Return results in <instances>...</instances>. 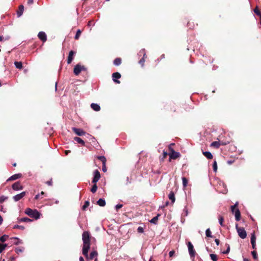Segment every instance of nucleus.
<instances>
[{"mask_svg": "<svg viewBox=\"0 0 261 261\" xmlns=\"http://www.w3.org/2000/svg\"><path fill=\"white\" fill-rule=\"evenodd\" d=\"M12 188L14 190L18 191L22 190L23 187L19 182H16L12 185Z\"/></svg>", "mask_w": 261, "mask_h": 261, "instance_id": "13", "label": "nucleus"}, {"mask_svg": "<svg viewBox=\"0 0 261 261\" xmlns=\"http://www.w3.org/2000/svg\"><path fill=\"white\" fill-rule=\"evenodd\" d=\"M74 140L76 141L78 143L82 144V145H85V142L79 137H74Z\"/></svg>", "mask_w": 261, "mask_h": 261, "instance_id": "21", "label": "nucleus"}, {"mask_svg": "<svg viewBox=\"0 0 261 261\" xmlns=\"http://www.w3.org/2000/svg\"><path fill=\"white\" fill-rule=\"evenodd\" d=\"M14 228H19L20 229H24V227L23 226H20V225H15Z\"/></svg>", "mask_w": 261, "mask_h": 261, "instance_id": "48", "label": "nucleus"}, {"mask_svg": "<svg viewBox=\"0 0 261 261\" xmlns=\"http://www.w3.org/2000/svg\"><path fill=\"white\" fill-rule=\"evenodd\" d=\"M182 185H183L184 187H187V184H188V180L186 179V178L185 177H182Z\"/></svg>", "mask_w": 261, "mask_h": 261, "instance_id": "33", "label": "nucleus"}, {"mask_svg": "<svg viewBox=\"0 0 261 261\" xmlns=\"http://www.w3.org/2000/svg\"><path fill=\"white\" fill-rule=\"evenodd\" d=\"M255 240L256 237L254 233L251 234V243L252 246V248L254 249L255 248Z\"/></svg>", "mask_w": 261, "mask_h": 261, "instance_id": "17", "label": "nucleus"}, {"mask_svg": "<svg viewBox=\"0 0 261 261\" xmlns=\"http://www.w3.org/2000/svg\"><path fill=\"white\" fill-rule=\"evenodd\" d=\"M137 231L139 233H143L144 232V229L142 227L139 226L137 229Z\"/></svg>", "mask_w": 261, "mask_h": 261, "instance_id": "46", "label": "nucleus"}, {"mask_svg": "<svg viewBox=\"0 0 261 261\" xmlns=\"http://www.w3.org/2000/svg\"><path fill=\"white\" fill-rule=\"evenodd\" d=\"M210 257H211V259L213 261H217L218 260L217 256L216 254H210Z\"/></svg>", "mask_w": 261, "mask_h": 261, "instance_id": "31", "label": "nucleus"}, {"mask_svg": "<svg viewBox=\"0 0 261 261\" xmlns=\"http://www.w3.org/2000/svg\"><path fill=\"white\" fill-rule=\"evenodd\" d=\"M70 152V151L69 150H66V151H65V153H66V154L67 155V154H68V153L69 152Z\"/></svg>", "mask_w": 261, "mask_h": 261, "instance_id": "60", "label": "nucleus"}, {"mask_svg": "<svg viewBox=\"0 0 261 261\" xmlns=\"http://www.w3.org/2000/svg\"><path fill=\"white\" fill-rule=\"evenodd\" d=\"M13 239L17 240V242L15 243V244L18 245V244H19L20 243H22V241L19 240L18 238H13Z\"/></svg>", "mask_w": 261, "mask_h": 261, "instance_id": "47", "label": "nucleus"}, {"mask_svg": "<svg viewBox=\"0 0 261 261\" xmlns=\"http://www.w3.org/2000/svg\"><path fill=\"white\" fill-rule=\"evenodd\" d=\"M91 108L95 111H99L100 110V106L98 104L95 103L91 104Z\"/></svg>", "mask_w": 261, "mask_h": 261, "instance_id": "16", "label": "nucleus"}, {"mask_svg": "<svg viewBox=\"0 0 261 261\" xmlns=\"http://www.w3.org/2000/svg\"><path fill=\"white\" fill-rule=\"evenodd\" d=\"M13 166H16V163H14V164H13Z\"/></svg>", "mask_w": 261, "mask_h": 261, "instance_id": "64", "label": "nucleus"}, {"mask_svg": "<svg viewBox=\"0 0 261 261\" xmlns=\"http://www.w3.org/2000/svg\"><path fill=\"white\" fill-rule=\"evenodd\" d=\"M75 54V52L73 50L70 51L67 59V63L70 64L73 59V56Z\"/></svg>", "mask_w": 261, "mask_h": 261, "instance_id": "14", "label": "nucleus"}, {"mask_svg": "<svg viewBox=\"0 0 261 261\" xmlns=\"http://www.w3.org/2000/svg\"><path fill=\"white\" fill-rule=\"evenodd\" d=\"M251 254L253 256V257L255 259H256L257 258V253L256 251H253L251 252Z\"/></svg>", "mask_w": 261, "mask_h": 261, "instance_id": "44", "label": "nucleus"}, {"mask_svg": "<svg viewBox=\"0 0 261 261\" xmlns=\"http://www.w3.org/2000/svg\"><path fill=\"white\" fill-rule=\"evenodd\" d=\"M25 195V192H22L21 193L13 196V198L15 201H18Z\"/></svg>", "mask_w": 261, "mask_h": 261, "instance_id": "11", "label": "nucleus"}, {"mask_svg": "<svg viewBox=\"0 0 261 261\" xmlns=\"http://www.w3.org/2000/svg\"><path fill=\"white\" fill-rule=\"evenodd\" d=\"M73 131L78 136H82L86 134V132L83 129L80 128H77L75 127L72 128Z\"/></svg>", "mask_w": 261, "mask_h": 261, "instance_id": "9", "label": "nucleus"}, {"mask_svg": "<svg viewBox=\"0 0 261 261\" xmlns=\"http://www.w3.org/2000/svg\"><path fill=\"white\" fill-rule=\"evenodd\" d=\"M213 167L214 171L216 172L217 171V163L216 161L214 162Z\"/></svg>", "mask_w": 261, "mask_h": 261, "instance_id": "35", "label": "nucleus"}, {"mask_svg": "<svg viewBox=\"0 0 261 261\" xmlns=\"http://www.w3.org/2000/svg\"><path fill=\"white\" fill-rule=\"evenodd\" d=\"M220 143L219 141H214L211 144V146L214 147L216 148H219L220 146Z\"/></svg>", "mask_w": 261, "mask_h": 261, "instance_id": "23", "label": "nucleus"}, {"mask_svg": "<svg viewBox=\"0 0 261 261\" xmlns=\"http://www.w3.org/2000/svg\"><path fill=\"white\" fill-rule=\"evenodd\" d=\"M170 149L171 150V152L169 153L170 158L171 159H176L179 156V153L174 151L171 147H170Z\"/></svg>", "mask_w": 261, "mask_h": 261, "instance_id": "8", "label": "nucleus"}, {"mask_svg": "<svg viewBox=\"0 0 261 261\" xmlns=\"http://www.w3.org/2000/svg\"><path fill=\"white\" fill-rule=\"evenodd\" d=\"M21 177V174L20 173L15 174L11 176L8 179V180H14Z\"/></svg>", "mask_w": 261, "mask_h": 261, "instance_id": "18", "label": "nucleus"}, {"mask_svg": "<svg viewBox=\"0 0 261 261\" xmlns=\"http://www.w3.org/2000/svg\"><path fill=\"white\" fill-rule=\"evenodd\" d=\"M145 54L144 53V55H143V57L142 59H141L140 61H139V63L142 64V65L143 66V64H144V63L145 62Z\"/></svg>", "mask_w": 261, "mask_h": 261, "instance_id": "41", "label": "nucleus"}, {"mask_svg": "<svg viewBox=\"0 0 261 261\" xmlns=\"http://www.w3.org/2000/svg\"><path fill=\"white\" fill-rule=\"evenodd\" d=\"M38 37L43 42H45L47 40L46 35L43 32H40L38 34Z\"/></svg>", "mask_w": 261, "mask_h": 261, "instance_id": "12", "label": "nucleus"}, {"mask_svg": "<svg viewBox=\"0 0 261 261\" xmlns=\"http://www.w3.org/2000/svg\"><path fill=\"white\" fill-rule=\"evenodd\" d=\"M8 238V236H6V235H4L3 236H2L1 238H0V241L2 242H4L6 241L7 239Z\"/></svg>", "mask_w": 261, "mask_h": 261, "instance_id": "39", "label": "nucleus"}, {"mask_svg": "<svg viewBox=\"0 0 261 261\" xmlns=\"http://www.w3.org/2000/svg\"><path fill=\"white\" fill-rule=\"evenodd\" d=\"M14 64L17 68L20 69L22 68V64L21 62H15Z\"/></svg>", "mask_w": 261, "mask_h": 261, "instance_id": "26", "label": "nucleus"}, {"mask_svg": "<svg viewBox=\"0 0 261 261\" xmlns=\"http://www.w3.org/2000/svg\"><path fill=\"white\" fill-rule=\"evenodd\" d=\"M167 155H168V153H167V152H166V151H164V152H163V158H166V156H167Z\"/></svg>", "mask_w": 261, "mask_h": 261, "instance_id": "53", "label": "nucleus"}, {"mask_svg": "<svg viewBox=\"0 0 261 261\" xmlns=\"http://www.w3.org/2000/svg\"><path fill=\"white\" fill-rule=\"evenodd\" d=\"M215 242H216V244H217V245H219L220 241H219V239H215Z\"/></svg>", "mask_w": 261, "mask_h": 261, "instance_id": "54", "label": "nucleus"}, {"mask_svg": "<svg viewBox=\"0 0 261 261\" xmlns=\"http://www.w3.org/2000/svg\"><path fill=\"white\" fill-rule=\"evenodd\" d=\"M94 261H97V258H95V259H94Z\"/></svg>", "mask_w": 261, "mask_h": 261, "instance_id": "63", "label": "nucleus"}, {"mask_svg": "<svg viewBox=\"0 0 261 261\" xmlns=\"http://www.w3.org/2000/svg\"><path fill=\"white\" fill-rule=\"evenodd\" d=\"M97 203L100 206H104L106 205V201L104 199L100 198L97 201Z\"/></svg>", "mask_w": 261, "mask_h": 261, "instance_id": "20", "label": "nucleus"}, {"mask_svg": "<svg viewBox=\"0 0 261 261\" xmlns=\"http://www.w3.org/2000/svg\"><path fill=\"white\" fill-rule=\"evenodd\" d=\"M80 261H85L82 256H80L79 258Z\"/></svg>", "mask_w": 261, "mask_h": 261, "instance_id": "55", "label": "nucleus"}, {"mask_svg": "<svg viewBox=\"0 0 261 261\" xmlns=\"http://www.w3.org/2000/svg\"><path fill=\"white\" fill-rule=\"evenodd\" d=\"M113 80L116 83L119 84L120 81L117 79H119L121 77V74L119 72H115L112 74Z\"/></svg>", "mask_w": 261, "mask_h": 261, "instance_id": "10", "label": "nucleus"}, {"mask_svg": "<svg viewBox=\"0 0 261 261\" xmlns=\"http://www.w3.org/2000/svg\"><path fill=\"white\" fill-rule=\"evenodd\" d=\"M97 158L102 163V164H106V158L104 156H98Z\"/></svg>", "mask_w": 261, "mask_h": 261, "instance_id": "25", "label": "nucleus"}, {"mask_svg": "<svg viewBox=\"0 0 261 261\" xmlns=\"http://www.w3.org/2000/svg\"><path fill=\"white\" fill-rule=\"evenodd\" d=\"M82 240L83 241V246L82 249L83 254L88 258V251L90 248V236L88 231H84L82 234Z\"/></svg>", "mask_w": 261, "mask_h": 261, "instance_id": "1", "label": "nucleus"}, {"mask_svg": "<svg viewBox=\"0 0 261 261\" xmlns=\"http://www.w3.org/2000/svg\"><path fill=\"white\" fill-rule=\"evenodd\" d=\"M83 70H86V68L85 66L80 64H77L74 68L73 72L76 75H77L82 71Z\"/></svg>", "mask_w": 261, "mask_h": 261, "instance_id": "5", "label": "nucleus"}, {"mask_svg": "<svg viewBox=\"0 0 261 261\" xmlns=\"http://www.w3.org/2000/svg\"><path fill=\"white\" fill-rule=\"evenodd\" d=\"M20 220L22 222H31L32 221L31 219H30L28 218H21Z\"/></svg>", "mask_w": 261, "mask_h": 261, "instance_id": "42", "label": "nucleus"}, {"mask_svg": "<svg viewBox=\"0 0 261 261\" xmlns=\"http://www.w3.org/2000/svg\"><path fill=\"white\" fill-rule=\"evenodd\" d=\"M3 40V37L2 36H0V41H2Z\"/></svg>", "mask_w": 261, "mask_h": 261, "instance_id": "61", "label": "nucleus"}, {"mask_svg": "<svg viewBox=\"0 0 261 261\" xmlns=\"http://www.w3.org/2000/svg\"><path fill=\"white\" fill-rule=\"evenodd\" d=\"M100 177V175L99 172L96 170L94 171V177L92 180V182L94 184H96V182L99 180Z\"/></svg>", "mask_w": 261, "mask_h": 261, "instance_id": "7", "label": "nucleus"}, {"mask_svg": "<svg viewBox=\"0 0 261 261\" xmlns=\"http://www.w3.org/2000/svg\"><path fill=\"white\" fill-rule=\"evenodd\" d=\"M212 233H211V231L210 229V228H208L206 230V231H205V234L206 236V237H212Z\"/></svg>", "mask_w": 261, "mask_h": 261, "instance_id": "36", "label": "nucleus"}, {"mask_svg": "<svg viewBox=\"0 0 261 261\" xmlns=\"http://www.w3.org/2000/svg\"><path fill=\"white\" fill-rule=\"evenodd\" d=\"M169 198L172 201V203H174L175 200L174 194L173 192H171L169 194Z\"/></svg>", "mask_w": 261, "mask_h": 261, "instance_id": "22", "label": "nucleus"}, {"mask_svg": "<svg viewBox=\"0 0 261 261\" xmlns=\"http://www.w3.org/2000/svg\"><path fill=\"white\" fill-rule=\"evenodd\" d=\"M3 222V218L2 217L0 216V225Z\"/></svg>", "mask_w": 261, "mask_h": 261, "instance_id": "56", "label": "nucleus"}, {"mask_svg": "<svg viewBox=\"0 0 261 261\" xmlns=\"http://www.w3.org/2000/svg\"><path fill=\"white\" fill-rule=\"evenodd\" d=\"M44 194H45L44 192L42 191L40 194H38L35 196V199L37 200L39 198H42V196L43 195H44Z\"/></svg>", "mask_w": 261, "mask_h": 261, "instance_id": "30", "label": "nucleus"}, {"mask_svg": "<svg viewBox=\"0 0 261 261\" xmlns=\"http://www.w3.org/2000/svg\"><path fill=\"white\" fill-rule=\"evenodd\" d=\"M8 199V197L5 196H1L0 197V203H3L5 201Z\"/></svg>", "mask_w": 261, "mask_h": 261, "instance_id": "32", "label": "nucleus"}, {"mask_svg": "<svg viewBox=\"0 0 261 261\" xmlns=\"http://www.w3.org/2000/svg\"><path fill=\"white\" fill-rule=\"evenodd\" d=\"M254 12L257 15H260L261 14L260 12L259 11V10L258 9L257 7H256L254 9Z\"/></svg>", "mask_w": 261, "mask_h": 261, "instance_id": "43", "label": "nucleus"}, {"mask_svg": "<svg viewBox=\"0 0 261 261\" xmlns=\"http://www.w3.org/2000/svg\"><path fill=\"white\" fill-rule=\"evenodd\" d=\"M97 255L98 253L96 251H92L90 253V255L88 256V258L86 257V258L87 259H93L94 258H97Z\"/></svg>", "mask_w": 261, "mask_h": 261, "instance_id": "15", "label": "nucleus"}, {"mask_svg": "<svg viewBox=\"0 0 261 261\" xmlns=\"http://www.w3.org/2000/svg\"><path fill=\"white\" fill-rule=\"evenodd\" d=\"M218 219H219V224L221 225V226H224V224H223L224 218H223V217L222 216H220L218 218Z\"/></svg>", "mask_w": 261, "mask_h": 261, "instance_id": "29", "label": "nucleus"}, {"mask_svg": "<svg viewBox=\"0 0 261 261\" xmlns=\"http://www.w3.org/2000/svg\"><path fill=\"white\" fill-rule=\"evenodd\" d=\"M122 207V204H119L116 205L115 208L117 210H118L119 208H121Z\"/></svg>", "mask_w": 261, "mask_h": 261, "instance_id": "50", "label": "nucleus"}, {"mask_svg": "<svg viewBox=\"0 0 261 261\" xmlns=\"http://www.w3.org/2000/svg\"><path fill=\"white\" fill-rule=\"evenodd\" d=\"M203 154L208 159H213V155L212 154L209 152V151H203L202 152Z\"/></svg>", "mask_w": 261, "mask_h": 261, "instance_id": "19", "label": "nucleus"}, {"mask_svg": "<svg viewBox=\"0 0 261 261\" xmlns=\"http://www.w3.org/2000/svg\"><path fill=\"white\" fill-rule=\"evenodd\" d=\"M121 63V60L120 58H116L114 61V64L116 66H118V65H120Z\"/></svg>", "mask_w": 261, "mask_h": 261, "instance_id": "27", "label": "nucleus"}, {"mask_svg": "<svg viewBox=\"0 0 261 261\" xmlns=\"http://www.w3.org/2000/svg\"><path fill=\"white\" fill-rule=\"evenodd\" d=\"M236 228L239 237L242 239H245L246 237L247 234L244 228L238 227V224L236 225Z\"/></svg>", "mask_w": 261, "mask_h": 261, "instance_id": "4", "label": "nucleus"}, {"mask_svg": "<svg viewBox=\"0 0 261 261\" xmlns=\"http://www.w3.org/2000/svg\"><path fill=\"white\" fill-rule=\"evenodd\" d=\"M97 189V187L96 186V184H94V185L92 186V188L91 189V192L93 193H95Z\"/></svg>", "mask_w": 261, "mask_h": 261, "instance_id": "34", "label": "nucleus"}, {"mask_svg": "<svg viewBox=\"0 0 261 261\" xmlns=\"http://www.w3.org/2000/svg\"><path fill=\"white\" fill-rule=\"evenodd\" d=\"M102 171L103 172H106L107 171L106 164H102Z\"/></svg>", "mask_w": 261, "mask_h": 261, "instance_id": "49", "label": "nucleus"}, {"mask_svg": "<svg viewBox=\"0 0 261 261\" xmlns=\"http://www.w3.org/2000/svg\"><path fill=\"white\" fill-rule=\"evenodd\" d=\"M89 205V202L88 201H86L85 202V204H84V205L83 206V210H85V208L88 207V206Z\"/></svg>", "mask_w": 261, "mask_h": 261, "instance_id": "45", "label": "nucleus"}, {"mask_svg": "<svg viewBox=\"0 0 261 261\" xmlns=\"http://www.w3.org/2000/svg\"><path fill=\"white\" fill-rule=\"evenodd\" d=\"M174 253H175V251L174 250L170 251L169 252V256H170V257L173 256L174 255Z\"/></svg>", "mask_w": 261, "mask_h": 261, "instance_id": "51", "label": "nucleus"}, {"mask_svg": "<svg viewBox=\"0 0 261 261\" xmlns=\"http://www.w3.org/2000/svg\"><path fill=\"white\" fill-rule=\"evenodd\" d=\"M7 244H0V253H1L6 248Z\"/></svg>", "mask_w": 261, "mask_h": 261, "instance_id": "28", "label": "nucleus"}, {"mask_svg": "<svg viewBox=\"0 0 261 261\" xmlns=\"http://www.w3.org/2000/svg\"><path fill=\"white\" fill-rule=\"evenodd\" d=\"M25 214L32 218L37 220L40 218V214L36 210H32L30 208H27L25 210Z\"/></svg>", "mask_w": 261, "mask_h": 261, "instance_id": "2", "label": "nucleus"}, {"mask_svg": "<svg viewBox=\"0 0 261 261\" xmlns=\"http://www.w3.org/2000/svg\"><path fill=\"white\" fill-rule=\"evenodd\" d=\"M227 163L229 165L231 164L232 163V162L231 161H227Z\"/></svg>", "mask_w": 261, "mask_h": 261, "instance_id": "59", "label": "nucleus"}, {"mask_svg": "<svg viewBox=\"0 0 261 261\" xmlns=\"http://www.w3.org/2000/svg\"><path fill=\"white\" fill-rule=\"evenodd\" d=\"M187 246L190 256L191 257H194L195 255V251L194 249V247L192 244L190 242H188L187 243Z\"/></svg>", "mask_w": 261, "mask_h": 261, "instance_id": "6", "label": "nucleus"}, {"mask_svg": "<svg viewBox=\"0 0 261 261\" xmlns=\"http://www.w3.org/2000/svg\"><path fill=\"white\" fill-rule=\"evenodd\" d=\"M23 248H20V247L17 248L15 249V251L17 253H21L23 251Z\"/></svg>", "mask_w": 261, "mask_h": 261, "instance_id": "40", "label": "nucleus"}, {"mask_svg": "<svg viewBox=\"0 0 261 261\" xmlns=\"http://www.w3.org/2000/svg\"><path fill=\"white\" fill-rule=\"evenodd\" d=\"M238 203L236 202L234 205L231 206V210L233 213L234 214L236 220L238 221L240 220V212L239 210L237 208Z\"/></svg>", "mask_w": 261, "mask_h": 261, "instance_id": "3", "label": "nucleus"}, {"mask_svg": "<svg viewBox=\"0 0 261 261\" xmlns=\"http://www.w3.org/2000/svg\"><path fill=\"white\" fill-rule=\"evenodd\" d=\"M33 2V0H29L28 3L32 4Z\"/></svg>", "mask_w": 261, "mask_h": 261, "instance_id": "58", "label": "nucleus"}, {"mask_svg": "<svg viewBox=\"0 0 261 261\" xmlns=\"http://www.w3.org/2000/svg\"><path fill=\"white\" fill-rule=\"evenodd\" d=\"M229 251H230V247H229V246H228V248H227V249H226V250L225 251H224V252H223V253H224V254H227V253H229Z\"/></svg>", "mask_w": 261, "mask_h": 261, "instance_id": "52", "label": "nucleus"}, {"mask_svg": "<svg viewBox=\"0 0 261 261\" xmlns=\"http://www.w3.org/2000/svg\"><path fill=\"white\" fill-rule=\"evenodd\" d=\"M19 9H20V11L18 12L17 13L18 16H20L22 15V11L23 10V6L22 5H20L19 6Z\"/></svg>", "mask_w": 261, "mask_h": 261, "instance_id": "38", "label": "nucleus"}, {"mask_svg": "<svg viewBox=\"0 0 261 261\" xmlns=\"http://www.w3.org/2000/svg\"><path fill=\"white\" fill-rule=\"evenodd\" d=\"M258 16L259 17L260 21H261V14L260 15H258Z\"/></svg>", "mask_w": 261, "mask_h": 261, "instance_id": "62", "label": "nucleus"}, {"mask_svg": "<svg viewBox=\"0 0 261 261\" xmlns=\"http://www.w3.org/2000/svg\"><path fill=\"white\" fill-rule=\"evenodd\" d=\"M81 34V31L80 30H78L76 32V34L74 37L75 39H78Z\"/></svg>", "mask_w": 261, "mask_h": 261, "instance_id": "37", "label": "nucleus"}, {"mask_svg": "<svg viewBox=\"0 0 261 261\" xmlns=\"http://www.w3.org/2000/svg\"><path fill=\"white\" fill-rule=\"evenodd\" d=\"M46 183H47V184H48V185H51V181H47Z\"/></svg>", "mask_w": 261, "mask_h": 261, "instance_id": "57", "label": "nucleus"}, {"mask_svg": "<svg viewBox=\"0 0 261 261\" xmlns=\"http://www.w3.org/2000/svg\"><path fill=\"white\" fill-rule=\"evenodd\" d=\"M160 216V215L158 214L156 216L153 217L150 220V222L151 223L156 224L158 222V218Z\"/></svg>", "mask_w": 261, "mask_h": 261, "instance_id": "24", "label": "nucleus"}]
</instances>
